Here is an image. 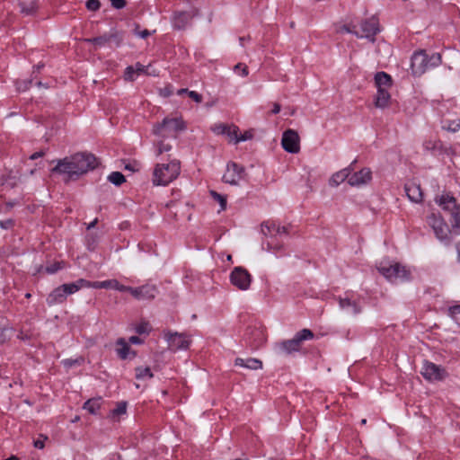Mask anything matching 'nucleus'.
Returning <instances> with one entry per match:
<instances>
[{
  "mask_svg": "<svg viewBox=\"0 0 460 460\" xmlns=\"http://www.w3.org/2000/svg\"><path fill=\"white\" fill-rule=\"evenodd\" d=\"M97 165L94 155L86 153H78L59 160L53 169L54 172L66 174L69 178L78 177Z\"/></svg>",
  "mask_w": 460,
  "mask_h": 460,
  "instance_id": "f257e3e1",
  "label": "nucleus"
},
{
  "mask_svg": "<svg viewBox=\"0 0 460 460\" xmlns=\"http://www.w3.org/2000/svg\"><path fill=\"white\" fill-rule=\"evenodd\" d=\"M376 93L374 96V105L376 109L385 110L390 107L392 102L391 89L393 79L385 72H377L374 76Z\"/></svg>",
  "mask_w": 460,
  "mask_h": 460,
  "instance_id": "f03ea898",
  "label": "nucleus"
},
{
  "mask_svg": "<svg viewBox=\"0 0 460 460\" xmlns=\"http://www.w3.org/2000/svg\"><path fill=\"white\" fill-rule=\"evenodd\" d=\"M180 172L181 164L176 159L168 163L156 164L153 172V184L155 186H166L177 179Z\"/></svg>",
  "mask_w": 460,
  "mask_h": 460,
  "instance_id": "7ed1b4c3",
  "label": "nucleus"
},
{
  "mask_svg": "<svg viewBox=\"0 0 460 460\" xmlns=\"http://www.w3.org/2000/svg\"><path fill=\"white\" fill-rule=\"evenodd\" d=\"M185 128L186 125L181 117H166L161 123L154 126L153 133L158 138L174 139Z\"/></svg>",
  "mask_w": 460,
  "mask_h": 460,
  "instance_id": "20e7f679",
  "label": "nucleus"
},
{
  "mask_svg": "<svg viewBox=\"0 0 460 460\" xmlns=\"http://www.w3.org/2000/svg\"><path fill=\"white\" fill-rule=\"evenodd\" d=\"M261 231L263 235L269 238L263 245H266V250L275 254L282 250V244H279L275 242V237L282 235L287 233V229L284 226H280L275 221H265L261 226Z\"/></svg>",
  "mask_w": 460,
  "mask_h": 460,
  "instance_id": "39448f33",
  "label": "nucleus"
},
{
  "mask_svg": "<svg viewBox=\"0 0 460 460\" xmlns=\"http://www.w3.org/2000/svg\"><path fill=\"white\" fill-rule=\"evenodd\" d=\"M377 270L387 280L394 283L407 280L410 276L409 270L404 266L388 261H381Z\"/></svg>",
  "mask_w": 460,
  "mask_h": 460,
  "instance_id": "423d86ee",
  "label": "nucleus"
},
{
  "mask_svg": "<svg viewBox=\"0 0 460 460\" xmlns=\"http://www.w3.org/2000/svg\"><path fill=\"white\" fill-rule=\"evenodd\" d=\"M313 338L314 333L309 329H303L296 332L294 338L279 342L277 348L281 353L290 354L299 350L302 341L312 340Z\"/></svg>",
  "mask_w": 460,
  "mask_h": 460,
  "instance_id": "0eeeda50",
  "label": "nucleus"
},
{
  "mask_svg": "<svg viewBox=\"0 0 460 460\" xmlns=\"http://www.w3.org/2000/svg\"><path fill=\"white\" fill-rule=\"evenodd\" d=\"M229 281L238 290L247 291L251 288L252 276L244 267L236 266L229 274Z\"/></svg>",
  "mask_w": 460,
  "mask_h": 460,
  "instance_id": "6e6552de",
  "label": "nucleus"
},
{
  "mask_svg": "<svg viewBox=\"0 0 460 460\" xmlns=\"http://www.w3.org/2000/svg\"><path fill=\"white\" fill-rule=\"evenodd\" d=\"M342 31L348 32V33H353L358 38H365L369 40H374V36L379 31L378 28V22L375 18H371L366 21H363L359 24V31L356 30V27H353V30H351L348 26H344L342 28Z\"/></svg>",
  "mask_w": 460,
  "mask_h": 460,
  "instance_id": "1a4fd4ad",
  "label": "nucleus"
},
{
  "mask_svg": "<svg viewBox=\"0 0 460 460\" xmlns=\"http://www.w3.org/2000/svg\"><path fill=\"white\" fill-rule=\"evenodd\" d=\"M428 225L432 228L436 237L444 243L450 241V230L439 215L431 214L427 218Z\"/></svg>",
  "mask_w": 460,
  "mask_h": 460,
  "instance_id": "9d476101",
  "label": "nucleus"
},
{
  "mask_svg": "<svg viewBox=\"0 0 460 460\" xmlns=\"http://www.w3.org/2000/svg\"><path fill=\"white\" fill-rule=\"evenodd\" d=\"M246 178L245 170L243 166L235 164L229 163L226 165V170L223 175V181L231 185H238Z\"/></svg>",
  "mask_w": 460,
  "mask_h": 460,
  "instance_id": "9b49d317",
  "label": "nucleus"
},
{
  "mask_svg": "<svg viewBox=\"0 0 460 460\" xmlns=\"http://www.w3.org/2000/svg\"><path fill=\"white\" fill-rule=\"evenodd\" d=\"M420 373L429 382L441 381L447 376L443 367L429 361H424Z\"/></svg>",
  "mask_w": 460,
  "mask_h": 460,
  "instance_id": "f8f14e48",
  "label": "nucleus"
},
{
  "mask_svg": "<svg viewBox=\"0 0 460 460\" xmlns=\"http://www.w3.org/2000/svg\"><path fill=\"white\" fill-rule=\"evenodd\" d=\"M283 149L290 154H297L300 151V138L298 134L293 129L286 130L281 138Z\"/></svg>",
  "mask_w": 460,
  "mask_h": 460,
  "instance_id": "ddd939ff",
  "label": "nucleus"
},
{
  "mask_svg": "<svg viewBox=\"0 0 460 460\" xmlns=\"http://www.w3.org/2000/svg\"><path fill=\"white\" fill-rule=\"evenodd\" d=\"M125 288L137 300H150L157 295V288L152 284H146L138 288L125 286Z\"/></svg>",
  "mask_w": 460,
  "mask_h": 460,
  "instance_id": "4468645a",
  "label": "nucleus"
},
{
  "mask_svg": "<svg viewBox=\"0 0 460 460\" xmlns=\"http://www.w3.org/2000/svg\"><path fill=\"white\" fill-rule=\"evenodd\" d=\"M436 202L443 210L450 212L456 221L458 220L459 208L456 199L451 194L442 193L436 198Z\"/></svg>",
  "mask_w": 460,
  "mask_h": 460,
  "instance_id": "2eb2a0df",
  "label": "nucleus"
},
{
  "mask_svg": "<svg viewBox=\"0 0 460 460\" xmlns=\"http://www.w3.org/2000/svg\"><path fill=\"white\" fill-rule=\"evenodd\" d=\"M168 347L172 351L187 349L190 344V338L182 333H168L165 335Z\"/></svg>",
  "mask_w": 460,
  "mask_h": 460,
  "instance_id": "dca6fc26",
  "label": "nucleus"
},
{
  "mask_svg": "<svg viewBox=\"0 0 460 460\" xmlns=\"http://www.w3.org/2000/svg\"><path fill=\"white\" fill-rule=\"evenodd\" d=\"M340 308L347 314L355 316L361 313L362 305L358 299L346 296L339 299Z\"/></svg>",
  "mask_w": 460,
  "mask_h": 460,
  "instance_id": "f3484780",
  "label": "nucleus"
},
{
  "mask_svg": "<svg viewBox=\"0 0 460 460\" xmlns=\"http://www.w3.org/2000/svg\"><path fill=\"white\" fill-rule=\"evenodd\" d=\"M140 75H157L155 70H150V66H144L137 63L134 66H129L126 68L124 73V79L126 81H134Z\"/></svg>",
  "mask_w": 460,
  "mask_h": 460,
  "instance_id": "a211bd4d",
  "label": "nucleus"
},
{
  "mask_svg": "<svg viewBox=\"0 0 460 460\" xmlns=\"http://www.w3.org/2000/svg\"><path fill=\"white\" fill-rule=\"evenodd\" d=\"M429 69L428 55L424 51L414 53L411 58V70L415 75H422Z\"/></svg>",
  "mask_w": 460,
  "mask_h": 460,
  "instance_id": "6ab92c4d",
  "label": "nucleus"
},
{
  "mask_svg": "<svg viewBox=\"0 0 460 460\" xmlns=\"http://www.w3.org/2000/svg\"><path fill=\"white\" fill-rule=\"evenodd\" d=\"M85 284V288H105V289H114L120 292H126L125 286L120 284L117 279H107L103 281H88L85 279V282H82Z\"/></svg>",
  "mask_w": 460,
  "mask_h": 460,
  "instance_id": "aec40b11",
  "label": "nucleus"
},
{
  "mask_svg": "<svg viewBox=\"0 0 460 460\" xmlns=\"http://www.w3.org/2000/svg\"><path fill=\"white\" fill-rule=\"evenodd\" d=\"M372 179V172L368 168H363L360 171L349 174V184L355 187L366 185Z\"/></svg>",
  "mask_w": 460,
  "mask_h": 460,
  "instance_id": "412c9836",
  "label": "nucleus"
},
{
  "mask_svg": "<svg viewBox=\"0 0 460 460\" xmlns=\"http://www.w3.org/2000/svg\"><path fill=\"white\" fill-rule=\"evenodd\" d=\"M405 192L409 199L415 203L422 201L423 194L420 186L415 182H410L405 185Z\"/></svg>",
  "mask_w": 460,
  "mask_h": 460,
  "instance_id": "4be33fe9",
  "label": "nucleus"
},
{
  "mask_svg": "<svg viewBox=\"0 0 460 460\" xmlns=\"http://www.w3.org/2000/svg\"><path fill=\"white\" fill-rule=\"evenodd\" d=\"M441 128L448 132L456 133L460 129V117L448 116L441 119Z\"/></svg>",
  "mask_w": 460,
  "mask_h": 460,
  "instance_id": "5701e85b",
  "label": "nucleus"
},
{
  "mask_svg": "<svg viewBox=\"0 0 460 460\" xmlns=\"http://www.w3.org/2000/svg\"><path fill=\"white\" fill-rule=\"evenodd\" d=\"M234 365L237 367H242L248 368L251 370H257V369L262 368V362L254 358H237L234 360Z\"/></svg>",
  "mask_w": 460,
  "mask_h": 460,
  "instance_id": "b1692460",
  "label": "nucleus"
},
{
  "mask_svg": "<svg viewBox=\"0 0 460 460\" xmlns=\"http://www.w3.org/2000/svg\"><path fill=\"white\" fill-rule=\"evenodd\" d=\"M66 296L65 290L59 286L49 295L47 302L49 305L61 304L66 300Z\"/></svg>",
  "mask_w": 460,
  "mask_h": 460,
  "instance_id": "393cba45",
  "label": "nucleus"
},
{
  "mask_svg": "<svg viewBox=\"0 0 460 460\" xmlns=\"http://www.w3.org/2000/svg\"><path fill=\"white\" fill-rule=\"evenodd\" d=\"M349 174H350L349 169L344 168L332 175V177L329 180V184L331 186L337 187L341 183H342L345 180L349 181Z\"/></svg>",
  "mask_w": 460,
  "mask_h": 460,
  "instance_id": "a878e982",
  "label": "nucleus"
},
{
  "mask_svg": "<svg viewBox=\"0 0 460 460\" xmlns=\"http://www.w3.org/2000/svg\"><path fill=\"white\" fill-rule=\"evenodd\" d=\"M190 19V14L186 12L177 13L173 16V26L177 29L184 28Z\"/></svg>",
  "mask_w": 460,
  "mask_h": 460,
  "instance_id": "bb28decb",
  "label": "nucleus"
},
{
  "mask_svg": "<svg viewBox=\"0 0 460 460\" xmlns=\"http://www.w3.org/2000/svg\"><path fill=\"white\" fill-rule=\"evenodd\" d=\"M82 282H85L84 279H79L75 282L68 283V284H63L61 285L63 290H65L66 296L72 295L78 290H80L82 288H85V284H83Z\"/></svg>",
  "mask_w": 460,
  "mask_h": 460,
  "instance_id": "cd10ccee",
  "label": "nucleus"
},
{
  "mask_svg": "<svg viewBox=\"0 0 460 460\" xmlns=\"http://www.w3.org/2000/svg\"><path fill=\"white\" fill-rule=\"evenodd\" d=\"M116 352L122 359L128 358L130 348L124 339H119L116 342Z\"/></svg>",
  "mask_w": 460,
  "mask_h": 460,
  "instance_id": "c85d7f7f",
  "label": "nucleus"
},
{
  "mask_svg": "<svg viewBox=\"0 0 460 460\" xmlns=\"http://www.w3.org/2000/svg\"><path fill=\"white\" fill-rule=\"evenodd\" d=\"M169 138H158L156 137L155 146V154L156 155H160L164 153H167L171 151L172 145L167 140Z\"/></svg>",
  "mask_w": 460,
  "mask_h": 460,
  "instance_id": "c756f323",
  "label": "nucleus"
},
{
  "mask_svg": "<svg viewBox=\"0 0 460 460\" xmlns=\"http://www.w3.org/2000/svg\"><path fill=\"white\" fill-rule=\"evenodd\" d=\"M127 411V403L120 402L117 404V407L111 411L110 417L114 420H119L122 415H125Z\"/></svg>",
  "mask_w": 460,
  "mask_h": 460,
  "instance_id": "7c9ffc66",
  "label": "nucleus"
},
{
  "mask_svg": "<svg viewBox=\"0 0 460 460\" xmlns=\"http://www.w3.org/2000/svg\"><path fill=\"white\" fill-rule=\"evenodd\" d=\"M101 408V399H90L84 404V409L91 414H96Z\"/></svg>",
  "mask_w": 460,
  "mask_h": 460,
  "instance_id": "2f4dec72",
  "label": "nucleus"
},
{
  "mask_svg": "<svg viewBox=\"0 0 460 460\" xmlns=\"http://www.w3.org/2000/svg\"><path fill=\"white\" fill-rule=\"evenodd\" d=\"M210 196L217 203H218V205H219L218 212L226 210V201H227L226 195L217 193L215 190H210Z\"/></svg>",
  "mask_w": 460,
  "mask_h": 460,
  "instance_id": "473e14b6",
  "label": "nucleus"
},
{
  "mask_svg": "<svg viewBox=\"0 0 460 460\" xmlns=\"http://www.w3.org/2000/svg\"><path fill=\"white\" fill-rule=\"evenodd\" d=\"M153 373L147 367H138L136 368V378L138 380L151 379Z\"/></svg>",
  "mask_w": 460,
  "mask_h": 460,
  "instance_id": "72a5a7b5",
  "label": "nucleus"
},
{
  "mask_svg": "<svg viewBox=\"0 0 460 460\" xmlns=\"http://www.w3.org/2000/svg\"><path fill=\"white\" fill-rule=\"evenodd\" d=\"M108 180L110 182L116 186H119L125 181L124 175L119 172H113L108 176Z\"/></svg>",
  "mask_w": 460,
  "mask_h": 460,
  "instance_id": "f704fd0d",
  "label": "nucleus"
},
{
  "mask_svg": "<svg viewBox=\"0 0 460 460\" xmlns=\"http://www.w3.org/2000/svg\"><path fill=\"white\" fill-rule=\"evenodd\" d=\"M226 135L230 138L231 141H234V143H239L238 138H239L240 133H239L238 127H236L234 125L228 126Z\"/></svg>",
  "mask_w": 460,
  "mask_h": 460,
  "instance_id": "c9c22d12",
  "label": "nucleus"
},
{
  "mask_svg": "<svg viewBox=\"0 0 460 460\" xmlns=\"http://www.w3.org/2000/svg\"><path fill=\"white\" fill-rule=\"evenodd\" d=\"M441 63V56L438 53H433L432 55H428V64L429 69L432 67L438 66Z\"/></svg>",
  "mask_w": 460,
  "mask_h": 460,
  "instance_id": "e433bc0d",
  "label": "nucleus"
},
{
  "mask_svg": "<svg viewBox=\"0 0 460 460\" xmlns=\"http://www.w3.org/2000/svg\"><path fill=\"white\" fill-rule=\"evenodd\" d=\"M228 126L224 123H216L211 127V130L216 135H226Z\"/></svg>",
  "mask_w": 460,
  "mask_h": 460,
  "instance_id": "4c0bfd02",
  "label": "nucleus"
},
{
  "mask_svg": "<svg viewBox=\"0 0 460 460\" xmlns=\"http://www.w3.org/2000/svg\"><path fill=\"white\" fill-rule=\"evenodd\" d=\"M135 331L138 334H148L150 332V326H149L148 323L142 322L136 325Z\"/></svg>",
  "mask_w": 460,
  "mask_h": 460,
  "instance_id": "58836bf2",
  "label": "nucleus"
},
{
  "mask_svg": "<svg viewBox=\"0 0 460 460\" xmlns=\"http://www.w3.org/2000/svg\"><path fill=\"white\" fill-rule=\"evenodd\" d=\"M234 71L243 76V77H245L248 75V68L246 66L243 65V64H237L234 66Z\"/></svg>",
  "mask_w": 460,
  "mask_h": 460,
  "instance_id": "ea45409f",
  "label": "nucleus"
},
{
  "mask_svg": "<svg viewBox=\"0 0 460 460\" xmlns=\"http://www.w3.org/2000/svg\"><path fill=\"white\" fill-rule=\"evenodd\" d=\"M21 10L25 14H31L35 10V3L31 1L29 5L25 6L24 3L22 2L21 3Z\"/></svg>",
  "mask_w": 460,
  "mask_h": 460,
  "instance_id": "a19ab883",
  "label": "nucleus"
},
{
  "mask_svg": "<svg viewBox=\"0 0 460 460\" xmlns=\"http://www.w3.org/2000/svg\"><path fill=\"white\" fill-rule=\"evenodd\" d=\"M101 3L99 0H87L86 2V8L89 11H97L100 9Z\"/></svg>",
  "mask_w": 460,
  "mask_h": 460,
  "instance_id": "79ce46f5",
  "label": "nucleus"
},
{
  "mask_svg": "<svg viewBox=\"0 0 460 460\" xmlns=\"http://www.w3.org/2000/svg\"><path fill=\"white\" fill-rule=\"evenodd\" d=\"M252 137H253V130L249 129V130H246L243 133L240 134L238 140H239V142H243V141L250 140Z\"/></svg>",
  "mask_w": 460,
  "mask_h": 460,
  "instance_id": "37998d69",
  "label": "nucleus"
},
{
  "mask_svg": "<svg viewBox=\"0 0 460 460\" xmlns=\"http://www.w3.org/2000/svg\"><path fill=\"white\" fill-rule=\"evenodd\" d=\"M448 314L455 318L457 314H460V305H453L448 308Z\"/></svg>",
  "mask_w": 460,
  "mask_h": 460,
  "instance_id": "c03bdc74",
  "label": "nucleus"
},
{
  "mask_svg": "<svg viewBox=\"0 0 460 460\" xmlns=\"http://www.w3.org/2000/svg\"><path fill=\"white\" fill-rule=\"evenodd\" d=\"M188 96L197 103H199L202 101V96L195 91L188 92Z\"/></svg>",
  "mask_w": 460,
  "mask_h": 460,
  "instance_id": "a18cd8bd",
  "label": "nucleus"
},
{
  "mask_svg": "<svg viewBox=\"0 0 460 460\" xmlns=\"http://www.w3.org/2000/svg\"><path fill=\"white\" fill-rule=\"evenodd\" d=\"M111 5L116 9H122L126 5L125 0H110Z\"/></svg>",
  "mask_w": 460,
  "mask_h": 460,
  "instance_id": "49530a36",
  "label": "nucleus"
},
{
  "mask_svg": "<svg viewBox=\"0 0 460 460\" xmlns=\"http://www.w3.org/2000/svg\"><path fill=\"white\" fill-rule=\"evenodd\" d=\"M78 363H79L78 359L67 358V359L63 360V364L66 367H71L74 365L78 364Z\"/></svg>",
  "mask_w": 460,
  "mask_h": 460,
  "instance_id": "de8ad7c7",
  "label": "nucleus"
},
{
  "mask_svg": "<svg viewBox=\"0 0 460 460\" xmlns=\"http://www.w3.org/2000/svg\"><path fill=\"white\" fill-rule=\"evenodd\" d=\"M135 34L137 36H138L139 38L146 39L151 34V32L147 30H143V31H139L136 30Z\"/></svg>",
  "mask_w": 460,
  "mask_h": 460,
  "instance_id": "09e8293b",
  "label": "nucleus"
},
{
  "mask_svg": "<svg viewBox=\"0 0 460 460\" xmlns=\"http://www.w3.org/2000/svg\"><path fill=\"white\" fill-rule=\"evenodd\" d=\"M87 40L90 42L95 43V44L102 45L106 41V39L103 37H98V38H94V39Z\"/></svg>",
  "mask_w": 460,
  "mask_h": 460,
  "instance_id": "8fccbe9b",
  "label": "nucleus"
},
{
  "mask_svg": "<svg viewBox=\"0 0 460 460\" xmlns=\"http://www.w3.org/2000/svg\"><path fill=\"white\" fill-rule=\"evenodd\" d=\"M129 342L132 344H141V343H143V340L137 336H131L129 338Z\"/></svg>",
  "mask_w": 460,
  "mask_h": 460,
  "instance_id": "3c124183",
  "label": "nucleus"
},
{
  "mask_svg": "<svg viewBox=\"0 0 460 460\" xmlns=\"http://www.w3.org/2000/svg\"><path fill=\"white\" fill-rule=\"evenodd\" d=\"M13 225L12 220L0 221V226L4 229H8Z\"/></svg>",
  "mask_w": 460,
  "mask_h": 460,
  "instance_id": "603ef678",
  "label": "nucleus"
},
{
  "mask_svg": "<svg viewBox=\"0 0 460 460\" xmlns=\"http://www.w3.org/2000/svg\"><path fill=\"white\" fill-rule=\"evenodd\" d=\"M59 269H60V266H59V265H53V266H51V267H48V268H46V271H47L48 273L52 274V273L57 272Z\"/></svg>",
  "mask_w": 460,
  "mask_h": 460,
  "instance_id": "864d4df0",
  "label": "nucleus"
},
{
  "mask_svg": "<svg viewBox=\"0 0 460 460\" xmlns=\"http://www.w3.org/2000/svg\"><path fill=\"white\" fill-rule=\"evenodd\" d=\"M279 111H280V105H279V104H278V103H274V104H273V108H272V110H271V112H272L273 114H278Z\"/></svg>",
  "mask_w": 460,
  "mask_h": 460,
  "instance_id": "5fc2aeb1",
  "label": "nucleus"
},
{
  "mask_svg": "<svg viewBox=\"0 0 460 460\" xmlns=\"http://www.w3.org/2000/svg\"><path fill=\"white\" fill-rule=\"evenodd\" d=\"M34 447H37V448H39V449H41V448H43V447H44V442H43V441H41V440H36V441L34 442Z\"/></svg>",
  "mask_w": 460,
  "mask_h": 460,
  "instance_id": "6e6d98bb",
  "label": "nucleus"
},
{
  "mask_svg": "<svg viewBox=\"0 0 460 460\" xmlns=\"http://www.w3.org/2000/svg\"><path fill=\"white\" fill-rule=\"evenodd\" d=\"M188 92H190L188 89H183V88H182V89H179V90L177 91V93H177L178 95H182L183 93L188 94Z\"/></svg>",
  "mask_w": 460,
  "mask_h": 460,
  "instance_id": "4d7b16f0",
  "label": "nucleus"
},
{
  "mask_svg": "<svg viewBox=\"0 0 460 460\" xmlns=\"http://www.w3.org/2000/svg\"><path fill=\"white\" fill-rule=\"evenodd\" d=\"M27 88H28L27 84H21V85H20V84H18V85H17V89H18L19 91H25Z\"/></svg>",
  "mask_w": 460,
  "mask_h": 460,
  "instance_id": "13d9d810",
  "label": "nucleus"
},
{
  "mask_svg": "<svg viewBox=\"0 0 460 460\" xmlns=\"http://www.w3.org/2000/svg\"><path fill=\"white\" fill-rule=\"evenodd\" d=\"M97 224V219L95 218L93 221H92L88 226H87V229H91V228H93L95 226V225Z\"/></svg>",
  "mask_w": 460,
  "mask_h": 460,
  "instance_id": "bf43d9fd",
  "label": "nucleus"
},
{
  "mask_svg": "<svg viewBox=\"0 0 460 460\" xmlns=\"http://www.w3.org/2000/svg\"><path fill=\"white\" fill-rule=\"evenodd\" d=\"M41 155H42L41 153H34L33 155H31V159L34 160V159L40 157Z\"/></svg>",
  "mask_w": 460,
  "mask_h": 460,
  "instance_id": "052dcab7",
  "label": "nucleus"
},
{
  "mask_svg": "<svg viewBox=\"0 0 460 460\" xmlns=\"http://www.w3.org/2000/svg\"><path fill=\"white\" fill-rule=\"evenodd\" d=\"M457 253H458V261L460 262V242H459V243L457 245Z\"/></svg>",
  "mask_w": 460,
  "mask_h": 460,
  "instance_id": "680f3d73",
  "label": "nucleus"
},
{
  "mask_svg": "<svg viewBox=\"0 0 460 460\" xmlns=\"http://www.w3.org/2000/svg\"><path fill=\"white\" fill-rule=\"evenodd\" d=\"M226 260H227L228 261H232V255L228 254V255L226 256Z\"/></svg>",
  "mask_w": 460,
  "mask_h": 460,
  "instance_id": "e2e57ef3",
  "label": "nucleus"
},
{
  "mask_svg": "<svg viewBox=\"0 0 460 460\" xmlns=\"http://www.w3.org/2000/svg\"><path fill=\"white\" fill-rule=\"evenodd\" d=\"M78 420H79V417H78V416H76L75 418H74V420H73L72 421H73V422H75V421H77Z\"/></svg>",
  "mask_w": 460,
  "mask_h": 460,
  "instance_id": "0e129e2a",
  "label": "nucleus"
},
{
  "mask_svg": "<svg viewBox=\"0 0 460 460\" xmlns=\"http://www.w3.org/2000/svg\"><path fill=\"white\" fill-rule=\"evenodd\" d=\"M25 296H26L27 298H29V297H31V294H30V293H27V294L25 295Z\"/></svg>",
  "mask_w": 460,
  "mask_h": 460,
  "instance_id": "69168bd1",
  "label": "nucleus"
},
{
  "mask_svg": "<svg viewBox=\"0 0 460 460\" xmlns=\"http://www.w3.org/2000/svg\"><path fill=\"white\" fill-rule=\"evenodd\" d=\"M361 422H362V424H365V423H366V420H365V419H363V420H361Z\"/></svg>",
  "mask_w": 460,
  "mask_h": 460,
  "instance_id": "338daca9",
  "label": "nucleus"
}]
</instances>
